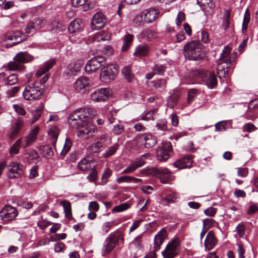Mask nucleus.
<instances>
[{"label":"nucleus","mask_w":258,"mask_h":258,"mask_svg":"<svg viewBox=\"0 0 258 258\" xmlns=\"http://www.w3.org/2000/svg\"><path fill=\"white\" fill-rule=\"evenodd\" d=\"M83 63L82 61H76L74 63L69 64L68 68L72 75H75L79 72L83 66Z\"/></svg>","instance_id":"c9c22d12"},{"label":"nucleus","mask_w":258,"mask_h":258,"mask_svg":"<svg viewBox=\"0 0 258 258\" xmlns=\"http://www.w3.org/2000/svg\"><path fill=\"white\" fill-rule=\"evenodd\" d=\"M171 152V144L170 143H164L157 149V158L160 161H165L170 157Z\"/></svg>","instance_id":"9b49d317"},{"label":"nucleus","mask_w":258,"mask_h":258,"mask_svg":"<svg viewBox=\"0 0 258 258\" xmlns=\"http://www.w3.org/2000/svg\"><path fill=\"white\" fill-rule=\"evenodd\" d=\"M192 163L193 160L192 156H187L177 160L174 163L173 165L175 167L181 169L190 168Z\"/></svg>","instance_id":"aec40b11"},{"label":"nucleus","mask_w":258,"mask_h":258,"mask_svg":"<svg viewBox=\"0 0 258 258\" xmlns=\"http://www.w3.org/2000/svg\"><path fill=\"white\" fill-rule=\"evenodd\" d=\"M236 230L240 237H243L244 236L245 231V226L244 224L242 223L238 224L236 226Z\"/></svg>","instance_id":"603ef678"},{"label":"nucleus","mask_w":258,"mask_h":258,"mask_svg":"<svg viewBox=\"0 0 258 258\" xmlns=\"http://www.w3.org/2000/svg\"><path fill=\"white\" fill-rule=\"evenodd\" d=\"M177 199V196L175 193H171L168 195L165 198H163L161 200V204L164 205H166L170 203H174Z\"/></svg>","instance_id":"4c0bfd02"},{"label":"nucleus","mask_w":258,"mask_h":258,"mask_svg":"<svg viewBox=\"0 0 258 258\" xmlns=\"http://www.w3.org/2000/svg\"><path fill=\"white\" fill-rule=\"evenodd\" d=\"M197 90L196 89H192L188 91L187 95V102L190 104L193 101L196 96Z\"/></svg>","instance_id":"e2e57ef3"},{"label":"nucleus","mask_w":258,"mask_h":258,"mask_svg":"<svg viewBox=\"0 0 258 258\" xmlns=\"http://www.w3.org/2000/svg\"><path fill=\"white\" fill-rule=\"evenodd\" d=\"M134 35L127 34L123 37V45L122 46V51H126L131 46L133 43Z\"/></svg>","instance_id":"72a5a7b5"},{"label":"nucleus","mask_w":258,"mask_h":258,"mask_svg":"<svg viewBox=\"0 0 258 258\" xmlns=\"http://www.w3.org/2000/svg\"><path fill=\"white\" fill-rule=\"evenodd\" d=\"M8 68L9 70L14 71H21L25 69V66L20 64L17 61H11L8 64Z\"/></svg>","instance_id":"58836bf2"},{"label":"nucleus","mask_w":258,"mask_h":258,"mask_svg":"<svg viewBox=\"0 0 258 258\" xmlns=\"http://www.w3.org/2000/svg\"><path fill=\"white\" fill-rule=\"evenodd\" d=\"M18 214L17 210L14 207L6 205L1 211L0 217L3 221H10L15 219Z\"/></svg>","instance_id":"9d476101"},{"label":"nucleus","mask_w":258,"mask_h":258,"mask_svg":"<svg viewBox=\"0 0 258 258\" xmlns=\"http://www.w3.org/2000/svg\"><path fill=\"white\" fill-rule=\"evenodd\" d=\"M250 21V15L248 12V11L247 10L245 13L243 20V23H242V30L243 32H245L247 30V26L248 25V23Z\"/></svg>","instance_id":"37998d69"},{"label":"nucleus","mask_w":258,"mask_h":258,"mask_svg":"<svg viewBox=\"0 0 258 258\" xmlns=\"http://www.w3.org/2000/svg\"><path fill=\"white\" fill-rule=\"evenodd\" d=\"M23 173L22 166L20 164L12 162L9 165L7 175L10 178L20 177Z\"/></svg>","instance_id":"6ab92c4d"},{"label":"nucleus","mask_w":258,"mask_h":258,"mask_svg":"<svg viewBox=\"0 0 258 258\" xmlns=\"http://www.w3.org/2000/svg\"><path fill=\"white\" fill-rule=\"evenodd\" d=\"M230 51L231 49L229 46H225L218 60L217 72L220 78L225 77L231 70L232 62L236 57V53L234 52L230 55Z\"/></svg>","instance_id":"f257e3e1"},{"label":"nucleus","mask_w":258,"mask_h":258,"mask_svg":"<svg viewBox=\"0 0 258 258\" xmlns=\"http://www.w3.org/2000/svg\"><path fill=\"white\" fill-rule=\"evenodd\" d=\"M136 142L140 146H144L146 148H152L157 142L156 138L149 134H145L137 137Z\"/></svg>","instance_id":"1a4fd4ad"},{"label":"nucleus","mask_w":258,"mask_h":258,"mask_svg":"<svg viewBox=\"0 0 258 258\" xmlns=\"http://www.w3.org/2000/svg\"><path fill=\"white\" fill-rule=\"evenodd\" d=\"M15 111L19 115L24 116L26 114V111L23 106L21 104H15L13 105Z\"/></svg>","instance_id":"a18cd8bd"},{"label":"nucleus","mask_w":258,"mask_h":258,"mask_svg":"<svg viewBox=\"0 0 258 258\" xmlns=\"http://www.w3.org/2000/svg\"><path fill=\"white\" fill-rule=\"evenodd\" d=\"M51 144L55 146L57 137L59 134V130L56 126L51 127L48 132Z\"/></svg>","instance_id":"7c9ffc66"},{"label":"nucleus","mask_w":258,"mask_h":258,"mask_svg":"<svg viewBox=\"0 0 258 258\" xmlns=\"http://www.w3.org/2000/svg\"><path fill=\"white\" fill-rule=\"evenodd\" d=\"M178 98L177 96L172 95L168 100V106L170 108H173L177 103Z\"/></svg>","instance_id":"13d9d810"},{"label":"nucleus","mask_w":258,"mask_h":258,"mask_svg":"<svg viewBox=\"0 0 258 258\" xmlns=\"http://www.w3.org/2000/svg\"><path fill=\"white\" fill-rule=\"evenodd\" d=\"M40 150L43 156L47 158H50L53 154L51 148L48 145L42 146L40 148Z\"/></svg>","instance_id":"a19ab883"},{"label":"nucleus","mask_w":258,"mask_h":258,"mask_svg":"<svg viewBox=\"0 0 258 258\" xmlns=\"http://www.w3.org/2000/svg\"><path fill=\"white\" fill-rule=\"evenodd\" d=\"M118 73L117 65L108 64L101 69L100 73V80L105 83H108L114 80Z\"/></svg>","instance_id":"39448f33"},{"label":"nucleus","mask_w":258,"mask_h":258,"mask_svg":"<svg viewBox=\"0 0 258 258\" xmlns=\"http://www.w3.org/2000/svg\"><path fill=\"white\" fill-rule=\"evenodd\" d=\"M197 4L203 10L208 11L215 7V4L213 0H197Z\"/></svg>","instance_id":"c756f323"},{"label":"nucleus","mask_w":258,"mask_h":258,"mask_svg":"<svg viewBox=\"0 0 258 258\" xmlns=\"http://www.w3.org/2000/svg\"><path fill=\"white\" fill-rule=\"evenodd\" d=\"M155 87L159 91L164 90L166 88L165 80L163 79L157 80L155 83Z\"/></svg>","instance_id":"8fccbe9b"},{"label":"nucleus","mask_w":258,"mask_h":258,"mask_svg":"<svg viewBox=\"0 0 258 258\" xmlns=\"http://www.w3.org/2000/svg\"><path fill=\"white\" fill-rule=\"evenodd\" d=\"M60 205L63 208L66 217L69 220L72 219V209L70 202L63 200L60 202Z\"/></svg>","instance_id":"2f4dec72"},{"label":"nucleus","mask_w":258,"mask_h":258,"mask_svg":"<svg viewBox=\"0 0 258 258\" xmlns=\"http://www.w3.org/2000/svg\"><path fill=\"white\" fill-rule=\"evenodd\" d=\"M95 111L89 107L80 108L72 113L68 118L70 126L73 128H78L82 123L87 122L95 115Z\"/></svg>","instance_id":"f03ea898"},{"label":"nucleus","mask_w":258,"mask_h":258,"mask_svg":"<svg viewBox=\"0 0 258 258\" xmlns=\"http://www.w3.org/2000/svg\"><path fill=\"white\" fill-rule=\"evenodd\" d=\"M159 11L153 8L144 10L141 14L142 20L146 23H150L155 21L159 16Z\"/></svg>","instance_id":"ddd939ff"},{"label":"nucleus","mask_w":258,"mask_h":258,"mask_svg":"<svg viewBox=\"0 0 258 258\" xmlns=\"http://www.w3.org/2000/svg\"><path fill=\"white\" fill-rule=\"evenodd\" d=\"M2 39L4 41H14L12 45H15L22 42L24 40V38L22 36V33L21 31H17L5 33L3 36Z\"/></svg>","instance_id":"a211bd4d"},{"label":"nucleus","mask_w":258,"mask_h":258,"mask_svg":"<svg viewBox=\"0 0 258 258\" xmlns=\"http://www.w3.org/2000/svg\"><path fill=\"white\" fill-rule=\"evenodd\" d=\"M55 63V61L53 59H51L41 67L36 72V75L37 77H40L47 71H48Z\"/></svg>","instance_id":"393cba45"},{"label":"nucleus","mask_w":258,"mask_h":258,"mask_svg":"<svg viewBox=\"0 0 258 258\" xmlns=\"http://www.w3.org/2000/svg\"><path fill=\"white\" fill-rule=\"evenodd\" d=\"M42 94V91L37 82L31 83L27 85L23 92L24 98L29 101L39 100Z\"/></svg>","instance_id":"423d86ee"},{"label":"nucleus","mask_w":258,"mask_h":258,"mask_svg":"<svg viewBox=\"0 0 258 258\" xmlns=\"http://www.w3.org/2000/svg\"><path fill=\"white\" fill-rule=\"evenodd\" d=\"M34 57L26 52H21L17 54L14 59L20 64L27 63L34 59Z\"/></svg>","instance_id":"b1692460"},{"label":"nucleus","mask_w":258,"mask_h":258,"mask_svg":"<svg viewBox=\"0 0 258 258\" xmlns=\"http://www.w3.org/2000/svg\"><path fill=\"white\" fill-rule=\"evenodd\" d=\"M111 35L108 32L102 31L96 33L94 35V39L97 41L100 40L105 41H109L110 39Z\"/></svg>","instance_id":"e433bc0d"},{"label":"nucleus","mask_w":258,"mask_h":258,"mask_svg":"<svg viewBox=\"0 0 258 258\" xmlns=\"http://www.w3.org/2000/svg\"><path fill=\"white\" fill-rule=\"evenodd\" d=\"M110 95L108 88H100L93 91L90 95L92 100L95 102H101L106 100Z\"/></svg>","instance_id":"f3484780"},{"label":"nucleus","mask_w":258,"mask_h":258,"mask_svg":"<svg viewBox=\"0 0 258 258\" xmlns=\"http://www.w3.org/2000/svg\"><path fill=\"white\" fill-rule=\"evenodd\" d=\"M36 139L31 137L29 135L24 137V142L25 144L23 146V148H25L29 146H30L33 143H34Z\"/></svg>","instance_id":"864d4df0"},{"label":"nucleus","mask_w":258,"mask_h":258,"mask_svg":"<svg viewBox=\"0 0 258 258\" xmlns=\"http://www.w3.org/2000/svg\"><path fill=\"white\" fill-rule=\"evenodd\" d=\"M20 90V87L15 86L7 91V95L8 98H11L16 95Z\"/></svg>","instance_id":"bf43d9fd"},{"label":"nucleus","mask_w":258,"mask_h":258,"mask_svg":"<svg viewBox=\"0 0 258 258\" xmlns=\"http://www.w3.org/2000/svg\"><path fill=\"white\" fill-rule=\"evenodd\" d=\"M26 157L29 160H33L37 159L39 156L36 150L34 149H30L25 153Z\"/></svg>","instance_id":"c03bdc74"},{"label":"nucleus","mask_w":258,"mask_h":258,"mask_svg":"<svg viewBox=\"0 0 258 258\" xmlns=\"http://www.w3.org/2000/svg\"><path fill=\"white\" fill-rule=\"evenodd\" d=\"M226 123L224 121H219L215 124V131L218 132H223L226 131Z\"/></svg>","instance_id":"4d7b16f0"},{"label":"nucleus","mask_w":258,"mask_h":258,"mask_svg":"<svg viewBox=\"0 0 258 258\" xmlns=\"http://www.w3.org/2000/svg\"><path fill=\"white\" fill-rule=\"evenodd\" d=\"M84 26V24L80 19H76L72 21L68 27V31L70 33L80 31Z\"/></svg>","instance_id":"bb28decb"},{"label":"nucleus","mask_w":258,"mask_h":258,"mask_svg":"<svg viewBox=\"0 0 258 258\" xmlns=\"http://www.w3.org/2000/svg\"><path fill=\"white\" fill-rule=\"evenodd\" d=\"M18 78L16 74H12L10 75L7 79V84L9 85H13L18 82Z\"/></svg>","instance_id":"3c124183"},{"label":"nucleus","mask_w":258,"mask_h":258,"mask_svg":"<svg viewBox=\"0 0 258 258\" xmlns=\"http://www.w3.org/2000/svg\"><path fill=\"white\" fill-rule=\"evenodd\" d=\"M217 243L216 239L212 231L208 232L205 240V247L208 250L212 249Z\"/></svg>","instance_id":"a878e982"},{"label":"nucleus","mask_w":258,"mask_h":258,"mask_svg":"<svg viewBox=\"0 0 258 258\" xmlns=\"http://www.w3.org/2000/svg\"><path fill=\"white\" fill-rule=\"evenodd\" d=\"M119 239L123 243L124 238L122 233L118 232L110 233L104 241L103 255L109 253L118 244Z\"/></svg>","instance_id":"20e7f679"},{"label":"nucleus","mask_w":258,"mask_h":258,"mask_svg":"<svg viewBox=\"0 0 258 258\" xmlns=\"http://www.w3.org/2000/svg\"><path fill=\"white\" fill-rule=\"evenodd\" d=\"M137 169V168L136 167L135 164H134L133 162H132L131 164H130L126 168L124 169L121 173L122 174L131 173L135 171Z\"/></svg>","instance_id":"774afa93"},{"label":"nucleus","mask_w":258,"mask_h":258,"mask_svg":"<svg viewBox=\"0 0 258 258\" xmlns=\"http://www.w3.org/2000/svg\"><path fill=\"white\" fill-rule=\"evenodd\" d=\"M179 241L175 238L172 240L166 247L165 250L162 251V255L164 258H173L178 253V247Z\"/></svg>","instance_id":"6e6552de"},{"label":"nucleus","mask_w":258,"mask_h":258,"mask_svg":"<svg viewBox=\"0 0 258 258\" xmlns=\"http://www.w3.org/2000/svg\"><path fill=\"white\" fill-rule=\"evenodd\" d=\"M201 76L208 88L213 89L216 85L217 79L214 73L207 72L202 73Z\"/></svg>","instance_id":"412c9836"},{"label":"nucleus","mask_w":258,"mask_h":258,"mask_svg":"<svg viewBox=\"0 0 258 258\" xmlns=\"http://www.w3.org/2000/svg\"><path fill=\"white\" fill-rule=\"evenodd\" d=\"M41 115V110L40 109H36L35 111L33 113L32 118L29 121L30 124H34L36 121H37L40 117Z\"/></svg>","instance_id":"de8ad7c7"},{"label":"nucleus","mask_w":258,"mask_h":258,"mask_svg":"<svg viewBox=\"0 0 258 258\" xmlns=\"http://www.w3.org/2000/svg\"><path fill=\"white\" fill-rule=\"evenodd\" d=\"M149 156L150 155L149 154H145L133 162V163L135 164L137 168L140 167L145 164L144 159L149 157Z\"/></svg>","instance_id":"79ce46f5"},{"label":"nucleus","mask_w":258,"mask_h":258,"mask_svg":"<svg viewBox=\"0 0 258 258\" xmlns=\"http://www.w3.org/2000/svg\"><path fill=\"white\" fill-rule=\"evenodd\" d=\"M106 20L105 16L100 12L96 13L93 17L91 23V29L93 30H99L102 29L105 25Z\"/></svg>","instance_id":"dca6fc26"},{"label":"nucleus","mask_w":258,"mask_h":258,"mask_svg":"<svg viewBox=\"0 0 258 258\" xmlns=\"http://www.w3.org/2000/svg\"><path fill=\"white\" fill-rule=\"evenodd\" d=\"M37 29L35 23L32 20L27 23L25 28V31L26 33L30 34L31 33H34Z\"/></svg>","instance_id":"49530a36"},{"label":"nucleus","mask_w":258,"mask_h":258,"mask_svg":"<svg viewBox=\"0 0 258 258\" xmlns=\"http://www.w3.org/2000/svg\"><path fill=\"white\" fill-rule=\"evenodd\" d=\"M39 131V126L38 125H35L31 129L28 135L37 139Z\"/></svg>","instance_id":"0e129e2a"},{"label":"nucleus","mask_w":258,"mask_h":258,"mask_svg":"<svg viewBox=\"0 0 258 258\" xmlns=\"http://www.w3.org/2000/svg\"><path fill=\"white\" fill-rule=\"evenodd\" d=\"M103 62V61L102 57H93L87 62L85 67V70L88 74H92L102 66Z\"/></svg>","instance_id":"4468645a"},{"label":"nucleus","mask_w":258,"mask_h":258,"mask_svg":"<svg viewBox=\"0 0 258 258\" xmlns=\"http://www.w3.org/2000/svg\"><path fill=\"white\" fill-rule=\"evenodd\" d=\"M183 53L185 58L190 60H202L205 56L203 45L198 41L187 43L183 47Z\"/></svg>","instance_id":"7ed1b4c3"},{"label":"nucleus","mask_w":258,"mask_h":258,"mask_svg":"<svg viewBox=\"0 0 258 258\" xmlns=\"http://www.w3.org/2000/svg\"><path fill=\"white\" fill-rule=\"evenodd\" d=\"M123 131V125L121 123L115 125L113 128V132L116 135L120 134Z\"/></svg>","instance_id":"69168bd1"},{"label":"nucleus","mask_w":258,"mask_h":258,"mask_svg":"<svg viewBox=\"0 0 258 258\" xmlns=\"http://www.w3.org/2000/svg\"><path fill=\"white\" fill-rule=\"evenodd\" d=\"M143 233L138 235L132 241L131 244L133 245L136 249H140L142 246Z\"/></svg>","instance_id":"ea45409f"},{"label":"nucleus","mask_w":258,"mask_h":258,"mask_svg":"<svg viewBox=\"0 0 258 258\" xmlns=\"http://www.w3.org/2000/svg\"><path fill=\"white\" fill-rule=\"evenodd\" d=\"M22 138H19L17 140L14 144L11 146L9 150V153L11 156H14L17 154L22 146Z\"/></svg>","instance_id":"f704fd0d"},{"label":"nucleus","mask_w":258,"mask_h":258,"mask_svg":"<svg viewBox=\"0 0 258 258\" xmlns=\"http://www.w3.org/2000/svg\"><path fill=\"white\" fill-rule=\"evenodd\" d=\"M149 53V46L147 44H142L138 45L134 53L137 57H142L147 55Z\"/></svg>","instance_id":"c85d7f7f"},{"label":"nucleus","mask_w":258,"mask_h":258,"mask_svg":"<svg viewBox=\"0 0 258 258\" xmlns=\"http://www.w3.org/2000/svg\"><path fill=\"white\" fill-rule=\"evenodd\" d=\"M77 128L78 136L84 139L92 137L96 131L95 125L91 122H84Z\"/></svg>","instance_id":"0eeeda50"},{"label":"nucleus","mask_w":258,"mask_h":258,"mask_svg":"<svg viewBox=\"0 0 258 258\" xmlns=\"http://www.w3.org/2000/svg\"><path fill=\"white\" fill-rule=\"evenodd\" d=\"M130 207V206L128 204L124 203L122 204H121L120 205L115 206L112 209V212H122L126 209H127Z\"/></svg>","instance_id":"5fc2aeb1"},{"label":"nucleus","mask_w":258,"mask_h":258,"mask_svg":"<svg viewBox=\"0 0 258 258\" xmlns=\"http://www.w3.org/2000/svg\"><path fill=\"white\" fill-rule=\"evenodd\" d=\"M90 87V81L86 77L79 78L74 84V88L78 92L84 93Z\"/></svg>","instance_id":"2eb2a0df"},{"label":"nucleus","mask_w":258,"mask_h":258,"mask_svg":"<svg viewBox=\"0 0 258 258\" xmlns=\"http://www.w3.org/2000/svg\"><path fill=\"white\" fill-rule=\"evenodd\" d=\"M93 163L94 162L92 160H88L85 158L78 163V167L80 170L82 171L90 170L94 167V165H93Z\"/></svg>","instance_id":"cd10ccee"},{"label":"nucleus","mask_w":258,"mask_h":258,"mask_svg":"<svg viewBox=\"0 0 258 258\" xmlns=\"http://www.w3.org/2000/svg\"><path fill=\"white\" fill-rule=\"evenodd\" d=\"M118 148V145L116 144H114L112 147H110L104 154V156L105 157H108L111 155H112L117 150Z\"/></svg>","instance_id":"052dcab7"},{"label":"nucleus","mask_w":258,"mask_h":258,"mask_svg":"<svg viewBox=\"0 0 258 258\" xmlns=\"http://www.w3.org/2000/svg\"><path fill=\"white\" fill-rule=\"evenodd\" d=\"M24 123V119L22 117H19L16 120L11 132L9 134V137L10 139H14L17 136L23 126Z\"/></svg>","instance_id":"4be33fe9"},{"label":"nucleus","mask_w":258,"mask_h":258,"mask_svg":"<svg viewBox=\"0 0 258 258\" xmlns=\"http://www.w3.org/2000/svg\"><path fill=\"white\" fill-rule=\"evenodd\" d=\"M72 146V142L70 139L66 138L61 154H66L70 150Z\"/></svg>","instance_id":"09e8293b"},{"label":"nucleus","mask_w":258,"mask_h":258,"mask_svg":"<svg viewBox=\"0 0 258 258\" xmlns=\"http://www.w3.org/2000/svg\"><path fill=\"white\" fill-rule=\"evenodd\" d=\"M185 19V14L184 13L182 12H179L178 13L176 19V24L177 26H179L181 23Z\"/></svg>","instance_id":"338daca9"},{"label":"nucleus","mask_w":258,"mask_h":258,"mask_svg":"<svg viewBox=\"0 0 258 258\" xmlns=\"http://www.w3.org/2000/svg\"><path fill=\"white\" fill-rule=\"evenodd\" d=\"M151 173L155 176L159 177L162 183H168L171 179V172L165 168L155 167L152 169Z\"/></svg>","instance_id":"f8f14e48"},{"label":"nucleus","mask_w":258,"mask_h":258,"mask_svg":"<svg viewBox=\"0 0 258 258\" xmlns=\"http://www.w3.org/2000/svg\"><path fill=\"white\" fill-rule=\"evenodd\" d=\"M121 74L124 78L128 82H132L134 78V75L132 71L130 66L123 67L121 70Z\"/></svg>","instance_id":"473e14b6"},{"label":"nucleus","mask_w":258,"mask_h":258,"mask_svg":"<svg viewBox=\"0 0 258 258\" xmlns=\"http://www.w3.org/2000/svg\"><path fill=\"white\" fill-rule=\"evenodd\" d=\"M257 128L255 126V125L251 123H246L242 127V130L243 132H246L249 133L254 131Z\"/></svg>","instance_id":"6e6d98bb"},{"label":"nucleus","mask_w":258,"mask_h":258,"mask_svg":"<svg viewBox=\"0 0 258 258\" xmlns=\"http://www.w3.org/2000/svg\"><path fill=\"white\" fill-rule=\"evenodd\" d=\"M102 147V143L101 142L97 141L93 144L90 148L91 151L93 152H97Z\"/></svg>","instance_id":"680f3d73"},{"label":"nucleus","mask_w":258,"mask_h":258,"mask_svg":"<svg viewBox=\"0 0 258 258\" xmlns=\"http://www.w3.org/2000/svg\"><path fill=\"white\" fill-rule=\"evenodd\" d=\"M166 237L167 232L165 228H162L155 235L154 237V247L155 250H157L160 248V245L162 244Z\"/></svg>","instance_id":"5701e85b"}]
</instances>
